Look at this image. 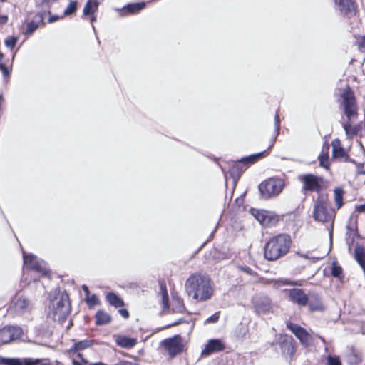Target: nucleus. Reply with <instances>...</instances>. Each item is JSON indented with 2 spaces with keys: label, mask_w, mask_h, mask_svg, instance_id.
I'll return each instance as SVG.
<instances>
[{
  "label": "nucleus",
  "mask_w": 365,
  "mask_h": 365,
  "mask_svg": "<svg viewBox=\"0 0 365 365\" xmlns=\"http://www.w3.org/2000/svg\"><path fill=\"white\" fill-rule=\"evenodd\" d=\"M341 106L348 121L344 125L346 135L348 138L356 135L359 132V125H351V120L357 116V106L353 92L349 88L344 90L341 94Z\"/></svg>",
  "instance_id": "nucleus-2"
},
{
  "label": "nucleus",
  "mask_w": 365,
  "mask_h": 365,
  "mask_svg": "<svg viewBox=\"0 0 365 365\" xmlns=\"http://www.w3.org/2000/svg\"><path fill=\"white\" fill-rule=\"evenodd\" d=\"M284 186V181L281 178H272L260 183L259 190L262 197L268 199L277 196Z\"/></svg>",
  "instance_id": "nucleus-6"
},
{
  "label": "nucleus",
  "mask_w": 365,
  "mask_h": 365,
  "mask_svg": "<svg viewBox=\"0 0 365 365\" xmlns=\"http://www.w3.org/2000/svg\"><path fill=\"white\" fill-rule=\"evenodd\" d=\"M364 174H365V170L363 172Z\"/></svg>",
  "instance_id": "nucleus-61"
},
{
  "label": "nucleus",
  "mask_w": 365,
  "mask_h": 365,
  "mask_svg": "<svg viewBox=\"0 0 365 365\" xmlns=\"http://www.w3.org/2000/svg\"><path fill=\"white\" fill-rule=\"evenodd\" d=\"M98 6V1L94 0H88L83 8V14L85 16L93 14L97 11Z\"/></svg>",
  "instance_id": "nucleus-28"
},
{
  "label": "nucleus",
  "mask_w": 365,
  "mask_h": 365,
  "mask_svg": "<svg viewBox=\"0 0 365 365\" xmlns=\"http://www.w3.org/2000/svg\"><path fill=\"white\" fill-rule=\"evenodd\" d=\"M255 310L258 314H267L272 311L271 299L267 296H255L252 299Z\"/></svg>",
  "instance_id": "nucleus-15"
},
{
  "label": "nucleus",
  "mask_w": 365,
  "mask_h": 365,
  "mask_svg": "<svg viewBox=\"0 0 365 365\" xmlns=\"http://www.w3.org/2000/svg\"><path fill=\"white\" fill-rule=\"evenodd\" d=\"M38 27V23L31 21L28 23L26 33L27 34H32Z\"/></svg>",
  "instance_id": "nucleus-40"
},
{
  "label": "nucleus",
  "mask_w": 365,
  "mask_h": 365,
  "mask_svg": "<svg viewBox=\"0 0 365 365\" xmlns=\"http://www.w3.org/2000/svg\"><path fill=\"white\" fill-rule=\"evenodd\" d=\"M160 291L162 295L161 303L163 305V311L168 309V294L166 289L165 283L163 282H160Z\"/></svg>",
  "instance_id": "nucleus-27"
},
{
  "label": "nucleus",
  "mask_w": 365,
  "mask_h": 365,
  "mask_svg": "<svg viewBox=\"0 0 365 365\" xmlns=\"http://www.w3.org/2000/svg\"><path fill=\"white\" fill-rule=\"evenodd\" d=\"M57 0H42V4L46 6H50Z\"/></svg>",
  "instance_id": "nucleus-50"
},
{
  "label": "nucleus",
  "mask_w": 365,
  "mask_h": 365,
  "mask_svg": "<svg viewBox=\"0 0 365 365\" xmlns=\"http://www.w3.org/2000/svg\"><path fill=\"white\" fill-rule=\"evenodd\" d=\"M359 48L361 51L365 52V38H363L359 43Z\"/></svg>",
  "instance_id": "nucleus-44"
},
{
  "label": "nucleus",
  "mask_w": 365,
  "mask_h": 365,
  "mask_svg": "<svg viewBox=\"0 0 365 365\" xmlns=\"http://www.w3.org/2000/svg\"><path fill=\"white\" fill-rule=\"evenodd\" d=\"M5 365H51L46 360L42 359L24 358V359H1Z\"/></svg>",
  "instance_id": "nucleus-13"
},
{
  "label": "nucleus",
  "mask_w": 365,
  "mask_h": 365,
  "mask_svg": "<svg viewBox=\"0 0 365 365\" xmlns=\"http://www.w3.org/2000/svg\"><path fill=\"white\" fill-rule=\"evenodd\" d=\"M172 309L174 312H182L185 309L182 300L176 296L173 297Z\"/></svg>",
  "instance_id": "nucleus-31"
},
{
  "label": "nucleus",
  "mask_w": 365,
  "mask_h": 365,
  "mask_svg": "<svg viewBox=\"0 0 365 365\" xmlns=\"http://www.w3.org/2000/svg\"><path fill=\"white\" fill-rule=\"evenodd\" d=\"M93 344L92 340H82L76 342L73 346L69 349V353L73 354L77 351H82L85 349L91 347Z\"/></svg>",
  "instance_id": "nucleus-24"
},
{
  "label": "nucleus",
  "mask_w": 365,
  "mask_h": 365,
  "mask_svg": "<svg viewBox=\"0 0 365 365\" xmlns=\"http://www.w3.org/2000/svg\"><path fill=\"white\" fill-rule=\"evenodd\" d=\"M356 210L359 212H365V203L356 207Z\"/></svg>",
  "instance_id": "nucleus-51"
},
{
  "label": "nucleus",
  "mask_w": 365,
  "mask_h": 365,
  "mask_svg": "<svg viewBox=\"0 0 365 365\" xmlns=\"http://www.w3.org/2000/svg\"><path fill=\"white\" fill-rule=\"evenodd\" d=\"M77 1H72L69 3L67 7L63 11V16H68L74 14L77 11Z\"/></svg>",
  "instance_id": "nucleus-33"
},
{
  "label": "nucleus",
  "mask_w": 365,
  "mask_h": 365,
  "mask_svg": "<svg viewBox=\"0 0 365 365\" xmlns=\"http://www.w3.org/2000/svg\"><path fill=\"white\" fill-rule=\"evenodd\" d=\"M160 346L170 358L183 352L185 348L184 341L179 335L163 340Z\"/></svg>",
  "instance_id": "nucleus-8"
},
{
  "label": "nucleus",
  "mask_w": 365,
  "mask_h": 365,
  "mask_svg": "<svg viewBox=\"0 0 365 365\" xmlns=\"http://www.w3.org/2000/svg\"><path fill=\"white\" fill-rule=\"evenodd\" d=\"M337 9L344 15L351 16L356 14V5L353 0H334Z\"/></svg>",
  "instance_id": "nucleus-18"
},
{
  "label": "nucleus",
  "mask_w": 365,
  "mask_h": 365,
  "mask_svg": "<svg viewBox=\"0 0 365 365\" xmlns=\"http://www.w3.org/2000/svg\"><path fill=\"white\" fill-rule=\"evenodd\" d=\"M225 349V345L220 339H210L202 351V355L208 356Z\"/></svg>",
  "instance_id": "nucleus-21"
},
{
  "label": "nucleus",
  "mask_w": 365,
  "mask_h": 365,
  "mask_svg": "<svg viewBox=\"0 0 365 365\" xmlns=\"http://www.w3.org/2000/svg\"><path fill=\"white\" fill-rule=\"evenodd\" d=\"M264 153L265 152H261L235 161L230 168V174L234 180L236 181L240 178L242 173H243L250 165L261 159Z\"/></svg>",
  "instance_id": "nucleus-7"
},
{
  "label": "nucleus",
  "mask_w": 365,
  "mask_h": 365,
  "mask_svg": "<svg viewBox=\"0 0 365 365\" xmlns=\"http://www.w3.org/2000/svg\"><path fill=\"white\" fill-rule=\"evenodd\" d=\"M106 299L110 304L114 306L115 307L118 308L123 306V300L114 293H108L106 295Z\"/></svg>",
  "instance_id": "nucleus-30"
},
{
  "label": "nucleus",
  "mask_w": 365,
  "mask_h": 365,
  "mask_svg": "<svg viewBox=\"0 0 365 365\" xmlns=\"http://www.w3.org/2000/svg\"><path fill=\"white\" fill-rule=\"evenodd\" d=\"M329 145L327 143H324L322 147V152L318 157L319 162V166L325 168L326 170L329 169Z\"/></svg>",
  "instance_id": "nucleus-22"
},
{
  "label": "nucleus",
  "mask_w": 365,
  "mask_h": 365,
  "mask_svg": "<svg viewBox=\"0 0 365 365\" xmlns=\"http://www.w3.org/2000/svg\"><path fill=\"white\" fill-rule=\"evenodd\" d=\"M24 265L29 269L35 270L43 275L48 274L43 261H39L34 255L23 253Z\"/></svg>",
  "instance_id": "nucleus-11"
},
{
  "label": "nucleus",
  "mask_w": 365,
  "mask_h": 365,
  "mask_svg": "<svg viewBox=\"0 0 365 365\" xmlns=\"http://www.w3.org/2000/svg\"><path fill=\"white\" fill-rule=\"evenodd\" d=\"M291 245L290 237L285 234H279L272 237L264 245V257L274 261L284 256L289 250Z\"/></svg>",
  "instance_id": "nucleus-3"
},
{
  "label": "nucleus",
  "mask_w": 365,
  "mask_h": 365,
  "mask_svg": "<svg viewBox=\"0 0 365 365\" xmlns=\"http://www.w3.org/2000/svg\"><path fill=\"white\" fill-rule=\"evenodd\" d=\"M309 307L312 310H318L321 309V305L314 306L312 304H309Z\"/></svg>",
  "instance_id": "nucleus-53"
},
{
  "label": "nucleus",
  "mask_w": 365,
  "mask_h": 365,
  "mask_svg": "<svg viewBox=\"0 0 365 365\" xmlns=\"http://www.w3.org/2000/svg\"><path fill=\"white\" fill-rule=\"evenodd\" d=\"M78 356L79 358H81V360L83 361V362L84 364H88V361H86V360H85V359H83L82 358V354H80V353H79V354H78Z\"/></svg>",
  "instance_id": "nucleus-55"
},
{
  "label": "nucleus",
  "mask_w": 365,
  "mask_h": 365,
  "mask_svg": "<svg viewBox=\"0 0 365 365\" xmlns=\"http://www.w3.org/2000/svg\"><path fill=\"white\" fill-rule=\"evenodd\" d=\"M355 259L365 273V247H357L355 249Z\"/></svg>",
  "instance_id": "nucleus-26"
},
{
  "label": "nucleus",
  "mask_w": 365,
  "mask_h": 365,
  "mask_svg": "<svg viewBox=\"0 0 365 365\" xmlns=\"http://www.w3.org/2000/svg\"><path fill=\"white\" fill-rule=\"evenodd\" d=\"M86 301L89 306H94L98 304L99 301L96 295H88L86 297Z\"/></svg>",
  "instance_id": "nucleus-39"
},
{
  "label": "nucleus",
  "mask_w": 365,
  "mask_h": 365,
  "mask_svg": "<svg viewBox=\"0 0 365 365\" xmlns=\"http://www.w3.org/2000/svg\"><path fill=\"white\" fill-rule=\"evenodd\" d=\"M328 365H341V361L338 356H329L327 357Z\"/></svg>",
  "instance_id": "nucleus-41"
},
{
  "label": "nucleus",
  "mask_w": 365,
  "mask_h": 365,
  "mask_svg": "<svg viewBox=\"0 0 365 365\" xmlns=\"http://www.w3.org/2000/svg\"><path fill=\"white\" fill-rule=\"evenodd\" d=\"M22 329L14 326L5 327L0 329V346L20 338Z\"/></svg>",
  "instance_id": "nucleus-10"
},
{
  "label": "nucleus",
  "mask_w": 365,
  "mask_h": 365,
  "mask_svg": "<svg viewBox=\"0 0 365 365\" xmlns=\"http://www.w3.org/2000/svg\"><path fill=\"white\" fill-rule=\"evenodd\" d=\"M185 288L187 295L196 302H207L215 294V284L205 274H192L187 279Z\"/></svg>",
  "instance_id": "nucleus-1"
},
{
  "label": "nucleus",
  "mask_w": 365,
  "mask_h": 365,
  "mask_svg": "<svg viewBox=\"0 0 365 365\" xmlns=\"http://www.w3.org/2000/svg\"><path fill=\"white\" fill-rule=\"evenodd\" d=\"M288 298L290 302L300 307H304L308 304L309 297L304 290L299 288H292L286 289Z\"/></svg>",
  "instance_id": "nucleus-14"
},
{
  "label": "nucleus",
  "mask_w": 365,
  "mask_h": 365,
  "mask_svg": "<svg viewBox=\"0 0 365 365\" xmlns=\"http://www.w3.org/2000/svg\"><path fill=\"white\" fill-rule=\"evenodd\" d=\"M279 346L283 354L292 357L295 353L294 339L291 336H282L279 341Z\"/></svg>",
  "instance_id": "nucleus-19"
},
{
  "label": "nucleus",
  "mask_w": 365,
  "mask_h": 365,
  "mask_svg": "<svg viewBox=\"0 0 365 365\" xmlns=\"http://www.w3.org/2000/svg\"><path fill=\"white\" fill-rule=\"evenodd\" d=\"M274 127H275V130H274L275 136H274V139L272 140V143L271 145L269 148V149L274 145L275 139H276L277 136L279 135V116L277 113L274 116Z\"/></svg>",
  "instance_id": "nucleus-36"
},
{
  "label": "nucleus",
  "mask_w": 365,
  "mask_h": 365,
  "mask_svg": "<svg viewBox=\"0 0 365 365\" xmlns=\"http://www.w3.org/2000/svg\"><path fill=\"white\" fill-rule=\"evenodd\" d=\"M90 365H107L103 362L91 363Z\"/></svg>",
  "instance_id": "nucleus-56"
},
{
  "label": "nucleus",
  "mask_w": 365,
  "mask_h": 365,
  "mask_svg": "<svg viewBox=\"0 0 365 365\" xmlns=\"http://www.w3.org/2000/svg\"><path fill=\"white\" fill-rule=\"evenodd\" d=\"M332 155L334 158H343L346 155L344 148L341 145V142L339 139H335L332 141Z\"/></svg>",
  "instance_id": "nucleus-25"
},
{
  "label": "nucleus",
  "mask_w": 365,
  "mask_h": 365,
  "mask_svg": "<svg viewBox=\"0 0 365 365\" xmlns=\"http://www.w3.org/2000/svg\"><path fill=\"white\" fill-rule=\"evenodd\" d=\"M110 320V316L106 312L100 310L96 314V323L98 325L108 324Z\"/></svg>",
  "instance_id": "nucleus-29"
},
{
  "label": "nucleus",
  "mask_w": 365,
  "mask_h": 365,
  "mask_svg": "<svg viewBox=\"0 0 365 365\" xmlns=\"http://www.w3.org/2000/svg\"><path fill=\"white\" fill-rule=\"evenodd\" d=\"M17 41L18 37L16 36L8 37L5 39L4 44L7 48L12 49L15 46Z\"/></svg>",
  "instance_id": "nucleus-37"
},
{
  "label": "nucleus",
  "mask_w": 365,
  "mask_h": 365,
  "mask_svg": "<svg viewBox=\"0 0 365 365\" xmlns=\"http://www.w3.org/2000/svg\"><path fill=\"white\" fill-rule=\"evenodd\" d=\"M72 364L73 365H82L81 363H79L78 361H77L76 360H73L72 361Z\"/></svg>",
  "instance_id": "nucleus-57"
},
{
  "label": "nucleus",
  "mask_w": 365,
  "mask_h": 365,
  "mask_svg": "<svg viewBox=\"0 0 365 365\" xmlns=\"http://www.w3.org/2000/svg\"><path fill=\"white\" fill-rule=\"evenodd\" d=\"M344 191L341 188L336 187L334 190V200L337 205V208H340L343 205Z\"/></svg>",
  "instance_id": "nucleus-34"
},
{
  "label": "nucleus",
  "mask_w": 365,
  "mask_h": 365,
  "mask_svg": "<svg viewBox=\"0 0 365 365\" xmlns=\"http://www.w3.org/2000/svg\"><path fill=\"white\" fill-rule=\"evenodd\" d=\"M0 70H1L2 74L4 77H6L9 76V70L7 67L5 66L4 64L2 66V67L0 68Z\"/></svg>",
  "instance_id": "nucleus-43"
},
{
  "label": "nucleus",
  "mask_w": 365,
  "mask_h": 365,
  "mask_svg": "<svg viewBox=\"0 0 365 365\" xmlns=\"http://www.w3.org/2000/svg\"><path fill=\"white\" fill-rule=\"evenodd\" d=\"M32 309V304L25 297L16 298L10 307V311L14 314H21L29 312Z\"/></svg>",
  "instance_id": "nucleus-16"
},
{
  "label": "nucleus",
  "mask_w": 365,
  "mask_h": 365,
  "mask_svg": "<svg viewBox=\"0 0 365 365\" xmlns=\"http://www.w3.org/2000/svg\"><path fill=\"white\" fill-rule=\"evenodd\" d=\"M145 7V2L129 4L121 9H115L120 16L137 14Z\"/></svg>",
  "instance_id": "nucleus-20"
},
{
  "label": "nucleus",
  "mask_w": 365,
  "mask_h": 365,
  "mask_svg": "<svg viewBox=\"0 0 365 365\" xmlns=\"http://www.w3.org/2000/svg\"><path fill=\"white\" fill-rule=\"evenodd\" d=\"M114 365H137V364L135 363L130 362V361H120Z\"/></svg>",
  "instance_id": "nucleus-48"
},
{
  "label": "nucleus",
  "mask_w": 365,
  "mask_h": 365,
  "mask_svg": "<svg viewBox=\"0 0 365 365\" xmlns=\"http://www.w3.org/2000/svg\"><path fill=\"white\" fill-rule=\"evenodd\" d=\"M115 343L120 347L130 349L134 347L137 344V339L123 336H116L115 337Z\"/></svg>",
  "instance_id": "nucleus-23"
},
{
  "label": "nucleus",
  "mask_w": 365,
  "mask_h": 365,
  "mask_svg": "<svg viewBox=\"0 0 365 365\" xmlns=\"http://www.w3.org/2000/svg\"><path fill=\"white\" fill-rule=\"evenodd\" d=\"M3 58H4V55L2 53L0 52V68L2 67V66L4 65Z\"/></svg>",
  "instance_id": "nucleus-54"
},
{
  "label": "nucleus",
  "mask_w": 365,
  "mask_h": 365,
  "mask_svg": "<svg viewBox=\"0 0 365 365\" xmlns=\"http://www.w3.org/2000/svg\"><path fill=\"white\" fill-rule=\"evenodd\" d=\"M364 38H365V36Z\"/></svg>",
  "instance_id": "nucleus-62"
},
{
  "label": "nucleus",
  "mask_w": 365,
  "mask_h": 365,
  "mask_svg": "<svg viewBox=\"0 0 365 365\" xmlns=\"http://www.w3.org/2000/svg\"><path fill=\"white\" fill-rule=\"evenodd\" d=\"M286 324L287 328L299 339L300 342L305 347L312 344V336L304 328L290 322H287Z\"/></svg>",
  "instance_id": "nucleus-12"
},
{
  "label": "nucleus",
  "mask_w": 365,
  "mask_h": 365,
  "mask_svg": "<svg viewBox=\"0 0 365 365\" xmlns=\"http://www.w3.org/2000/svg\"><path fill=\"white\" fill-rule=\"evenodd\" d=\"M94 21H96V17L93 16L91 18V22H93Z\"/></svg>",
  "instance_id": "nucleus-58"
},
{
  "label": "nucleus",
  "mask_w": 365,
  "mask_h": 365,
  "mask_svg": "<svg viewBox=\"0 0 365 365\" xmlns=\"http://www.w3.org/2000/svg\"><path fill=\"white\" fill-rule=\"evenodd\" d=\"M8 21V16L6 15H0V25H4Z\"/></svg>",
  "instance_id": "nucleus-45"
},
{
  "label": "nucleus",
  "mask_w": 365,
  "mask_h": 365,
  "mask_svg": "<svg viewBox=\"0 0 365 365\" xmlns=\"http://www.w3.org/2000/svg\"><path fill=\"white\" fill-rule=\"evenodd\" d=\"M304 191L319 192L324 187V178L313 174H303L298 176Z\"/></svg>",
  "instance_id": "nucleus-9"
},
{
  "label": "nucleus",
  "mask_w": 365,
  "mask_h": 365,
  "mask_svg": "<svg viewBox=\"0 0 365 365\" xmlns=\"http://www.w3.org/2000/svg\"><path fill=\"white\" fill-rule=\"evenodd\" d=\"M313 217L316 221L333 224L334 211L327 195H319L314 202Z\"/></svg>",
  "instance_id": "nucleus-5"
},
{
  "label": "nucleus",
  "mask_w": 365,
  "mask_h": 365,
  "mask_svg": "<svg viewBox=\"0 0 365 365\" xmlns=\"http://www.w3.org/2000/svg\"><path fill=\"white\" fill-rule=\"evenodd\" d=\"M252 215L264 226H269L277 221V217L267 210H251Z\"/></svg>",
  "instance_id": "nucleus-17"
},
{
  "label": "nucleus",
  "mask_w": 365,
  "mask_h": 365,
  "mask_svg": "<svg viewBox=\"0 0 365 365\" xmlns=\"http://www.w3.org/2000/svg\"><path fill=\"white\" fill-rule=\"evenodd\" d=\"M240 269L242 271L250 275H252L254 274V272L248 267H242Z\"/></svg>",
  "instance_id": "nucleus-46"
},
{
  "label": "nucleus",
  "mask_w": 365,
  "mask_h": 365,
  "mask_svg": "<svg viewBox=\"0 0 365 365\" xmlns=\"http://www.w3.org/2000/svg\"><path fill=\"white\" fill-rule=\"evenodd\" d=\"M220 312H215L214 314H212V316L209 317L205 321V324H212V323H215L218 321L219 319V317H220Z\"/></svg>",
  "instance_id": "nucleus-42"
},
{
  "label": "nucleus",
  "mask_w": 365,
  "mask_h": 365,
  "mask_svg": "<svg viewBox=\"0 0 365 365\" xmlns=\"http://www.w3.org/2000/svg\"><path fill=\"white\" fill-rule=\"evenodd\" d=\"M180 322H181V320L178 321V322H175V323L173 324V325H177V324H180Z\"/></svg>",
  "instance_id": "nucleus-59"
},
{
  "label": "nucleus",
  "mask_w": 365,
  "mask_h": 365,
  "mask_svg": "<svg viewBox=\"0 0 365 365\" xmlns=\"http://www.w3.org/2000/svg\"><path fill=\"white\" fill-rule=\"evenodd\" d=\"M6 1V0H0V1H1V2H4V1Z\"/></svg>",
  "instance_id": "nucleus-60"
},
{
  "label": "nucleus",
  "mask_w": 365,
  "mask_h": 365,
  "mask_svg": "<svg viewBox=\"0 0 365 365\" xmlns=\"http://www.w3.org/2000/svg\"><path fill=\"white\" fill-rule=\"evenodd\" d=\"M70 312L68 294L66 292H55L48 306V315L53 321L62 322Z\"/></svg>",
  "instance_id": "nucleus-4"
},
{
  "label": "nucleus",
  "mask_w": 365,
  "mask_h": 365,
  "mask_svg": "<svg viewBox=\"0 0 365 365\" xmlns=\"http://www.w3.org/2000/svg\"><path fill=\"white\" fill-rule=\"evenodd\" d=\"M331 275L339 279H341L343 277L342 268L340 266H339L336 262L332 263Z\"/></svg>",
  "instance_id": "nucleus-35"
},
{
  "label": "nucleus",
  "mask_w": 365,
  "mask_h": 365,
  "mask_svg": "<svg viewBox=\"0 0 365 365\" xmlns=\"http://www.w3.org/2000/svg\"><path fill=\"white\" fill-rule=\"evenodd\" d=\"M63 17V16H56V15L51 16L49 17L48 21L50 23H53V22L56 21L57 20H58V19H61Z\"/></svg>",
  "instance_id": "nucleus-47"
},
{
  "label": "nucleus",
  "mask_w": 365,
  "mask_h": 365,
  "mask_svg": "<svg viewBox=\"0 0 365 365\" xmlns=\"http://www.w3.org/2000/svg\"><path fill=\"white\" fill-rule=\"evenodd\" d=\"M285 285H297L302 286V281H297V282H289L288 280H276L273 282V287L275 289H279V287Z\"/></svg>",
  "instance_id": "nucleus-32"
},
{
  "label": "nucleus",
  "mask_w": 365,
  "mask_h": 365,
  "mask_svg": "<svg viewBox=\"0 0 365 365\" xmlns=\"http://www.w3.org/2000/svg\"><path fill=\"white\" fill-rule=\"evenodd\" d=\"M82 289L85 292L86 297L90 294L88 287L86 285H83Z\"/></svg>",
  "instance_id": "nucleus-52"
},
{
  "label": "nucleus",
  "mask_w": 365,
  "mask_h": 365,
  "mask_svg": "<svg viewBox=\"0 0 365 365\" xmlns=\"http://www.w3.org/2000/svg\"><path fill=\"white\" fill-rule=\"evenodd\" d=\"M297 255L299 256H300L301 257H303L306 259H309L311 260L312 262H317V260L322 259V257H318V256H313V255H311L310 253L309 252H306V253H300V252H297Z\"/></svg>",
  "instance_id": "nucleus-38"
},
{
  "label": "nucleus",
  "mask_w": 365,
  "mask_h": 365,
  "mask_svg": "<svg viewBox=\"0 0 365 365\" xmlns=\"http://www.w3.org/2000/svg\"><path fill=\"white\" fill-rule=\"evenodd\" d=\"M119 312L124 318H128L129 317L128 312L125 309H120Z\"/></svg>",
  "instance_id": "nucleus-49"
}]
</instances>
